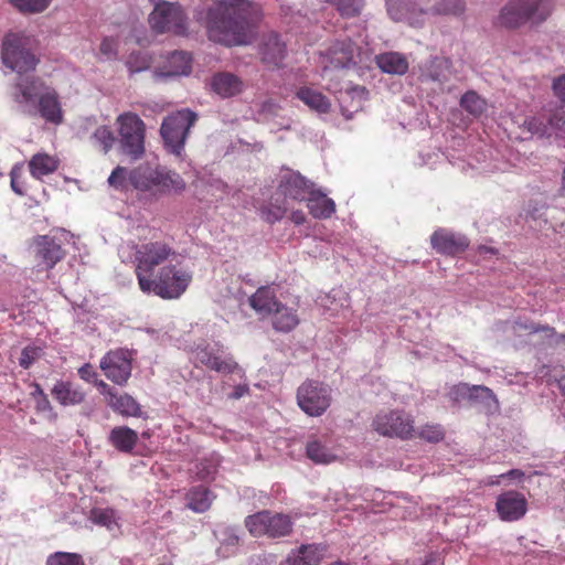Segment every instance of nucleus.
<instances>
[{"label": "nucleus", "mask_w": 565, "mask_h": 565, "mask_svg": "<svg viewBox=\"0 0 565 565\" xmlns=\"http://www.w3.org/2000/svg\"><path fill=\"white\" fill-rule=\"evenodd\" d=\"M484 100L476 92H467L460 99V106L473 116L482 114Z\"/></svg>", "instance_id": "nucleus-46"}, {"label": "nucleus", "mask_w": 565, "mask_h": 565, "mask_svg": "<svg viewBox=\"0 0 565 565\" xmlns=\"http://www.w3.org/2000/svg\"><path fill=\"white\" fill-rule=\"evenodd\" d=\"M430 244L439 254L456 256L468 248L469 239L462 234L439 228L431 234Z\"/></svg>", "instance_id": "nucleus-20"}, {"label": "nucleus", "mask_w": 565, "mask_h": 565, "mask_svg": "<svg viewBox=\"0 0 565 565\" xmlns=\"http://www.w3.org/2000/svg\"><path fill=\"white\" fill-rule=\"evenodd\" d=\"M53 398L62 406H75L85 401L86 393L71 381L58 380L51 390Z\"/></svg>", "instance_id": "nucleus-26"}, {"label": "nucleus", "mask_w": 565, "mask_h": 565, "mask_svg": "<svg viewBox=\"0 0 565 565\" xmlns=\"http://www.w3.org/2000/svg\"><path fill=\"white\" fill-rule=\"evenodd\" d=\"M327 547L322 544H302L299 546V553L305 556L307 565H319L326 554Z\"/></svg>", "instance_id": "nucleus-44"}, {"label": "nucleus", "mask_w": 565, "mask_h": 565, "mask_svg": "<svg viewBox=\"0 0 565 565\" xmlns=\"http://www.w3.org/2000/svg\"><path fill=\"white\" fill-rule=\"evenodd\" d=\"M376 65L387 74L403 75L408 71V61L402 53L385 52L375 56Z\"/></svg>", "instance_id": "nucleus-32"}, {"label": "nucleus", "mask_w": 565, "mask_h": 565, "mask_svg": "<svg viewBox=\"0 0 565 565\" xmlns=\"http://www.w3.org/2000/svg\"><path fill=\"white\" fill-rule=\"evenodd\" d=\"M296 96L311 110L319 114H328L331 109L330 99L321 92L308 86L298 88Z\"/></svg>", "instance_id": "nucleus-31"}, {"label": "nucleus", "mask_w": 565, "mask_h": 565, "mask_svg": "<svg viewBox=\"0 0 565 565\" xmlns=\"http://www.w3.org/2000/svg\"><path fill=\"white\" fill-rule=\"evenodd\" d=\"M107 405L115 412L126 417H137L140 415V405L127 393L118 394L115 392L108 397Z\"/></svg>", "instance_id": "nucleus-34"}, {"label": "nucleus", "mask_w": 565, "mask_h": 565, "mask_svg": "<svg viewBox=\"0 0 565 565\" xmlns=\"http://www.w3.org/2000/svg\"><path fill=\"white\" fill-rule=\"evenodd\" d=\"M90 520L98 525L111 529L115 524V513L111 509H93Z\"/></svg>", "instance_id": "nucleus-50"}, {"label": "nucleus", "mask_w": 565, "mask_h": 565, "mask_svg": "<svg viewBox=\"0 0 565 565\" xmlns=\"http://www.w3.org/2000/svg\"><path fill=\"white\" fill-rule=\"evenodd\" d=\"M153 168L149 164H140L129 171V183L139 191H148Z\"/></svg>", "instance_id": "nucleus-38"}, {"label": "nucleus", "mask_w": 565, "mask_h": 565, "mask_svg": "<svg viewBox=\"0 0 565 565\" xmlns=\"http://www.w3.org/2000/svg\"><path fill=\"white\" fill-rule=\"evenodd\" d=\"M307 457L316 463H330L335 459L326 446L318 440H312L307 444Z\"/></svg>", "instance_id": "nucleus-40"}, {"label": "nucleus", "mask_w": 565, "mask_h": 565, "mask_svg": "<svg viewBox=\"0 0 565 565\" xmlns=\"http://www.w3.org/2000/svg\"><path fill=\"white\" fill-rule=\"evenodd\" d=\"M211 88L222 98H228L241 94L244 89V83L233 73L220 72L213 75Z\"/></svg>", "instance_id": "nucleus-27"}, {"label": "nucleus", "mask_w": 565, "mask_h": 565, "mask_svg": "<svg viewBox=\"0 0 565 565\" xmlns=\"http://www.w3.org/2000/svg\"><path fill=\"white\" fill-rule=\"evenodd\" d=\"M31 387L33 388V391L31 392V396L34 401L38 399L39 397H43L44 395H46V393L43 391L39 383H32Z\"/></svg>", "instance_id": "nucleus-62"}, {"label": "nucleus", "mask_w": 565, "mask_h": 565, "mask_svg": "<svg viewBox=\"0 0 565 565\" xmlns=\"http://www.w3.org/2000/svg\"><path fill=\"white\" fill-rule=\"evenodd\" d=\"M191 54L185 51H173L164 56L163 62L153 70L152 76L157 81L169 77L185 76L191 73Z\"/></svg>", "instance_id": "nucleus-17"}, {"label": "nucleus", "mask_w": 565, "mask_h": 565, "mask_svg": "<svg viewBox=\"0 0 565 565\" xmlns=\"http://www.w3.org/2000/svg\"><path fill=\"white\" fill-rule=\"evenodd\" d=\"M77 374L83 381L87 383H93L97 377V373L90 363H85L84 365H82L77 370Z\"/></svg>", "instance_id": "nucleus-56"}, {"label": "nucleus", "mask_w": 565, "mask_h": 565, "mask_svg": "<svg viewBox=\"0 0 565 565\" xmlns=\"http://www.w3.org/2000/svg\"><path fill=\"white\" fill-rule=\"evenodd\" d=\"M495 509L501 520L516 521L526 513L527 502L522 493L507 491L498 497Z\"/></svg>", "instance_id": "nucleus-21"}, {"label": "nucleus", "mask_w": 565, "mask_h": 565, "mask_svg": "<svg viewBox=\"0 0 565 565\" xmlns=\"http://www.w3.org/2000/svg\"><path fill=\"white\" fill-rule=\"evenodd\" d=\"M332 402L329 385L316 381L306 380L297 390V404L299 408L311 417L323 415Z\"/></svg>", "instance_id": "nucleus-11"}, {"label": "nucleus", "mask_w": 565, "mask_h": 565, "mask_svg": "<svg viewBox=\"0 0 565 565\" xmlns=\"http://www.w3.org/2000/svg\"><path fill=\"white\" fill-rule=\"evenodd\" d=\"M93 383L99 390L100 394L105 397L106 403L108 402V397H111V395L116 392L114 387H111L103 380H97V377Z\"/></svg>", "instance_id": "nucleus-57"}, {"label": "nucleus", "mask_w": 565, "mask_h": 565, "mask_svg": "<svg viewBox=\"0 0 565 565\" xmlns=\"http://www.w3.org/2000/svg\"><path fill=\"white\" fill-rule=\"evenodd\" d=\"M60 168V159L56 156L38 152L28 161V169L32 178L43 181L45 177L55 173Z\"/></svg>", "instance_id": "nucleus-28"}, {"label": "nucleus", "mask_w": 565, "mask_h": 565, "mask_svg": "<svg viewBox=\"0 0 565 565\" xmlns=\"http://www.w3.org/2000/svg\"><path fill=\"white\" fill-rule=\"evenodd\" d=\"M414 417L403 409L380 411L372 420V428L388 438L408 440L415 437Z\"/></svg>", "instance_id": "nucleus-9"}, {"label": "nucleus", "mask_w": 565, "mask_h": 565, "mask_svg": "<svg viewBox=\"0 0 565 565\" xmlns=\"http://www.w3.org/2000/svg\"><path fill=\"white\" fill-rule=\"evenodd\" d=\"M198 115L188 109H180L169 115L162 121L160 134L166 147L175 156H181L191 127Z\"/></svg>", "instance_id": "nucleus-8"}, {"label": "nucleus", "mask_w": 565, "mask_h": 565, "mask_svg": "<svg viewBox=\"0 0 565 565\" xmlns=\"http://www.w3.org/2000/svg\"><path fill=\"white\" fill-rule=\"evenodd\" d=\"M279 286H260L249 298V306L262 316H270L282 303L277 298Z\"/></svg>", "instance_id": "nucleus-24"}, {"label": "nucleus", "mask_w": 565, "mask_h": 565, "mask_svg": "<svg viewBox=\"0 0 565 565\" xmlns=\"http://www.w3.org/2000/svg\"><path fill=\"white\" fill-rule=\"evenodd\" d=\"M3 64L19 74L34 71L39 58L30 49V39L22 34L9 33L2 42Z\"/></svg>", "instance_id": "nucleus-6"}, {"label": "nucleus", "mask_w": 565, "mask_h": 565, "mask_svg": "<svg viewBox=\"0 0 565 565\" xmlns=\"http://www.w3.org/2000/svg\"><path fill=\"white\" fill-rule=\"evenodd\" d=\"M10 184L14 193L24 196L28 193V184L24 175L23 163H17L10 171Z\"/></svg>", "instance_id": "nucleus-43"}, {"label": "nucleus", "mask_w": 565, "mask_h": 565, "mask_svg": "<svg viewBox=\"0 0 565 565\" xmlns=\"http://www.w3.org/2000/svg\"><path fill=\"white\" fill-rule=\"evenodd\" d=\"M109 441L117 450L130 454L138 441V434L127 426L115 427L109 434Z\"/></svg>", "instance_id": "nucleus-33"}, {"label": "nucleus", "mask_w": 565, "mask_h": 565, "mask_svg": "<svg viewBox=\"0 0 565 565\" xmlns=\"http://www.w3.org/2000/svg\"><path fill=\"white\" fill-rule=\"evenodd\" d=\"M15 88V102L28 107L29 115H40L45 121L60 125L64 113L57 92L41 78L20 79Z\"/></svg>", "instance_id": "nucleus-2"}, {"label": "nucleus", "mask_w": 565, "mask_h": 565, "mask_svg": "<svg viewBox=\"0 0 565 565\" xmlns=\"http://www.w3.org/2000/svg\"><path fill=\"white\" fill-rule=\"evenodd\" d=\"M135 275L137 280L140 277H148L156 271V268L166 266L167 263L177 258L178 252L173 243L166 238H151L139 244H132Z\"/></svg>", "instance_id": "nucleus-5"}, {"label": "nucleus", "mask_w": 565, "mask_h": 565, "mask_svg": "<svg viewBox=\"0 0 565 565\" xmlns=\"http://www.w3.org/2000/svg\"><path fill=\"white\" fill-rule=\"evenodd\" d=\"M359 47L351 39L337 40L319 53V64L323 71L348 68L355 64L354 57Z\"/></svg>", "instance_id": "nucleus-14"}, {"label": "nucleus", "mask_w": 565, "mask_h": 565, "mask_svg": "<svg viewBox=\"0 0 565 565\" xmlns=\"http://www.w3.org/2000/svg\"><path fill=\"white\" fill-rule=\"evenodd\" d=\"M42 349L35 345L25 347L19 359V364L28 370L35 361H38L42 356Z\"/></svg>", "instance_id": "nucleus-52"}, {"label": "nucleus", "mask_w": 565, "mask_h": 565, "mask_svg": "<svg viewBox=\"0 0 565 565\" xmlns=\"http://www.w3.org/2000/svg\"><path fill=\"white\" fill-rule=\"evenodd\" d=\"M152 62V56L148 52L135 51L128 55L126 66L130 74H135L149 70Z\"/></svg>", "instance_id": "nucleus-39"}, {"label": "nucleus", "mask_w": 565, "mask_h": 565, "mask_svg": "<svg viewBox=\"0 0 565 565\" xmlns=\"http://www.w3.org/2000/svg\"><path fill=\"white\" fill-rule=\"evenodd\" d=\"M552 89L559 102L565 105V74L553 79Z\"/></svg>", "instance_id": "nucleus-55"}, {"label": "nucleus", "mask_w": 565, "mask_h": 565, "mask_svg": "<svg viewBox=\"0 0 565 565\" xmlns=\"http://www.w3.org/2000/svg\"><path fill=\"white\" fill-rule=\"evenodd\" d=\"M452 63L448 57L435 56L422 68V77L426 81L444 83L448 81Z\"/></svg>", "instance_id": "nucleus-30"}, {"label": "nucleus", "mask_w": 565, "mask_h": 565, "mask_svg": "<svg viewBox=\"0 0 565 565\" xmlns=\"http://www.w3.org/2000/svg\"><path fill=\"white\" fill-rule=\"evenodd\" d=\"M532 333H537L540 331H543L546 337H553L554 335V329L550 327H540L532 324L531 327Z\"/></svg>", "instance_id": "nucleus-63"}, {"label": "nucleus", "mask_w": 565, "mask_h": 565, "mask_svg": "<svg viewBox=\"0 0 565 565\" xmlns=\"http://www.w3.org/2000/svg\"><path fill=\"white\" fill-rule=\"evenodd\" d=\"M245 526L254 537L280 539L290 535L294 531L290 515L269 510L248 515L245 519Z\"/></svg>", "instance_id": "nucleus-7"}, {"label": "nucleus", "mask_w": 565, "mask_h": 565, "mask_svg": "<svg viewBox=\"0 0 565 565\" xmlns=\"http://www.w3.org/2000/svg\"><path fill=\"white\" fill-rule=\"evenodd\" d=\"M327 2L345 19L359 17L365 6L364 0H327Z\"/></svg>", "instance_id": "nucleus-37"}, {"label": "nucleus", "mask_w": 565, "mask_h": 565, "mask_svg": "<svg viewBox=\"0 0 565 565\" xmlns=\"http://www.w3.org/2000/svg\"><path fill=\"white\" fill-rule=\"evenodd\" d=\"M248 392V387L246 385H237L232 393V397L237 399L241 398L244 394Z\"/></svg>", "instance_id": "nucleus-64"}, {"label": "nucleus", "mask_w": 565, "mask_h": 565, "mask_svg": "<svg viewBox=\"0 0 565 565\" xmlns=\"http://www.w3.org/2000/svg\"><path fill=\"white\" fill-rule=\"evenodd\" d=\"M258 53L262 63L268 68H279L287 56V46L278 33L269 32L263 35Z\"/></svg>", "instance_id": "nucleus-19"}, {"label": "nucleus", "mask_w": 565, "mask_h": 565, "mask_svg": "<svg viewBox=\"0 0 565 565\" xmlns=\"http://www.w3.org/2000/svg\"><path fill=\"white\" fill-rule=\"evenodd\" d=\"M36 257L42 260L47 269H52L65 257V250L61 243L49 235H40L34 238Z\"/></svg>", "instance_id": "nucleus-25"}, {"label": "nucleus", "mask_w": 565, "mask_h": 565, "mask_svg": "<svg viewBox=\"0 0 565 565\" xmlns=\"http://www.w3.org/2000/svg\"><path fill=\"white\" fill-rule=\"evenodd\" d=\"M415 437L436 444L445 438V429L440 424H426L415 430Z\"/></svg>", "instance_id": "nucleus-45"}, {"label": "nucleus", "mask_w": 565, "mask_h": 565, "mask_svg": "<svg viewBox=\"0 0 565 565\" xmlns=\"http://www.w3.org/2000/svg\"><path fill=\"white\" fill-rule=\"evenodd\" d=\"M99 367L108 380L124 386L131 375L130 354L122 349L111 350L102 358Z\"/></svg>", "instance_id": "nucleus-15"}, {"label": "nucleus", "mask_w": 565, "mask_h": 565, "mask_svg": "<svg viewBox=\"0 0 565 565\" xmlns=\"http://www.w3.org/2000/svg\"><path fill=\"white\" fill-rule=\"evenodd\" d=\"M192 360L195 366L202 365L221 374L242 372L233 355L224 354L223 345L203 343L192 350Z\"/></svg>", "instance_id": "nucleus-13"}, {"label": "nucleus", "mask_w": 565, "mask_h": 565, "mask_svg": "<svg viewBox=\"0 0 565 565\" xmlns=\"http://www.w3.org/2000/svg\"><path fill=\"white\" fill-rule=\"evenodd\" d=\"M200 466H202V468L198 471V475H199L200 479H202V480L211 478L216 471L215 466H212V465L206 466L204 461H202L200 463Z\"/></svg>", "instance_id": "nucleus-59"}, {"label": "nucleus", "mask_w": 565, "mask_h": 565, "mask_svg": "<svg viewBox=\"0 0 565 565\" xmlns=\"http://www.w3.org/2000/svg\"><path fill=\"white\" fill-rule=\"evenodd\" d=\"M212 492L203 487H193L186 493V507L196 513H203L211 508L212 504Z\"/></svg>", "instance_id": "nucleus-36"}, {"label": "nucleus", "mask_w": 565, "mask_h": 565, "mask_svg": "<svg viewBox=\"0 0 565 565\" xmlns=\"http://www.w3.org/2000/svg\"><path fill=\"white\" fill-rule=\"evenodd\" d=\"M46 565H84V562L79 554L56 552L47 557Z\"/></svg>", "instance_id": "nucleus-47"}, {"label": "nucleus", "mask_w": 565, "mask_h": 565, "mask_svg": "<svg viewBox=\"0 0 565 565\" xmlns=\"http://www.w3.org/2000/svg\"><path fill=\"white\" fill-rule=\"evenodd\" d=\"M149 24L159 34L188 35L186 15L178 3L163 0L156 2L153 11L149 15Z\"/></svg>", "instance_id": "nucleus-10"}, {"label": "nucleus", "mask_w": 565, "mask_h": 565, "mask_svg": "<svg viewBox=\"0 0 565 565\" xmlns=\"http://www.w3.org/2000/svg\"><path fill=\"white\" fill-rule=\"evenodd\" d=\"M129 182V171L121 166H117L108 178V183L110 186L124 190L127 188Z\"/></svg>", "instance_id": "nucleus-51"}, {"label": "nucleus", "mask_w": 565, "mask_h": 565, "mask_svg": "<svg viewBox=\"0 0 565 565\" xmlns=\"http://www.w3.org/2000/svg\"><path fill=\"white\" fill-rule=\"evenodd\" d=\"M548 128L565 136V108L563 106L548 117Z\"/></svg>", "instance_id": "nucleus-53"}, {"label": "nucleus", "mask_w": 565, "mask_h": 565, "mask_svg": "<svg viewBox=\"0 0 565 565\" xmlns=\"http://www.w3.org/2000/svg\"><path fill=\"white\" fill-rule=\"evenodd\" d=\"M552 0H532V24L544 21L552 11Z\"/></svg>", "instance_id": "nucleus-48"}, {"label": "nucleus", "mask_w": 565, "mask_h": 565, "mask_svg": "<svg viewBox=\"0 0 565 565\" xmlns=\"http://www.w3.org/2000/svg\"><path fill=\"white\" fill-rule=\"evenodd\" d=\"M315 184L299 172L290 171L281 177L277 188V194L287 200L302 202L309 196Z\"/></svg>", "instance_id": "nucleus-18"}, {"label": "nucleus", "mask_w": 565, "mask_h": 565, "mask_svg": "<svg viewBox=\"0 0 565 565\" xmlns=\"http://www.w3.org/2000/svg\"><path fill=\"white\" fill-rule=\"evenodd\" d=\"M288 210L287 203L279 198H274L273 201L262 209L264 218L269 223H275L281 220Z\"/></svg>", "instance_id": "nucleus-42"}, {"label": "nucleus", "mask_w": 565, "mask_h": 565, "mask_svg": "<svg viewBox=\"0 0 565 565\" xmlns=\"http://www.w3.org/2000/svg\"><path fill=\"white\" fill-rule=\"evenodd\" d=\"M35 402H36L38 411L45 412V411H50L52 408L47 395H44L43 397H39L38 399H35Z\"/></svg>", "instance_id": "nucleus-60"}, {"label": "nucleus", "mask_w": 565, "mask_h": 565, "mask_svg": "<svg viewBox=\"0 0 565 565\" xmlns=\"http://www.w3.org/2000/svg\"><path fill=\"white\" fill-rule=\"evenodd\" d=\"M448 397L454 403H460L462 401L481 403L488 411H492L498 407V401L492 390L483 385L459 383L449 390Z\"/></svg>", "instance_id": "nucleus-16"}, {"label": "nucleus", "mask_w": 565, "mask_h": 565, "mask_svg": "<svg viewBox=\"0 0 565 565\" xmlns=\"http://www.w3.org/2000/svg\"><path fill=\"white\" fill-rule=\"evenodd\" d=\"M290 220L296 224V225H301L306 222V214L303 213V211L301 210H297V211H294L290 215Z\"/></svg>", "instance_id": "nucleus-61"}, {"label": "nucleus", "mask_w": 565, "mask_h": 565, "mask_svg": "<svg viewBox=\"0 0 565 565\" xmlns=\"http://www.w3.org/2000/svg\"><path fill=\"white\" fill-rule=\"evenodd\" d=\"M185 189V182L177 172L167 170L163 167H156L150 179V192L158 194H170L172 192H182Z\"/></svg>", "instance_id": "nucleus-22"}, {"label": "nucleus", "mask_w": 565, "mask_h": 565, "mask_svg": "<svg viewBox=\"0 0 565 565\" xmlns=\"http://www.w3.org/2000/svg\"><path fill=\"white\" fill-rule=\"evenodd\" d=\"M262 19V8L250 0H216L206 9L204 25L213 42L245 45L256 36Z\"/></svg>", "instance_id": "nucleus-1"}, {"label": "nucleus", "mask_w": 565, "mask_h": 565, "mask_svg": "<svg viewBox=\"0 0 565 565\" xmlns=\"http://www.w3.org/2000/svg\"><path fill=\"white\" fill-rule=\"evenodd\" d=\"M117 124L122 151L134 160L141 158L145 152V122L137 114L127 111L117 117Z\"/></svg>", "instance_id": "nucleus-12"}, {"label": "nucleus", "mask_w": 565, "mask_h": 565, "mask_svg": "<svg viewBox=\"0 0 565 565\" xmlns=\"http://www.w3.org/2000/svg\"><path fill=\"white\" fill-rule=\"evenodd\" d=\"M11 3L21 12H42L44 11L51 0H10Z\"/></svg>", "instance_id": "nucleus-49"}, {"label": "nucleus", "mask_w": 565, "mask_h": 565, "mask_svg": "<svg viewBox=\"0 0 565 565\" xmlns=\"http://www.w3.org/2000/svg\"><path fill=\"white\" fill-rule=\"evenodd\" d=\"M530 19V0H510L500 11L497 23L505 29H516Z\"/></svg>", "instance_id": "nucleus-23"}, {"label": "nucleus", "mask_w": 565, "mask_h": 565, "mask_svg": "<svg viewBox=\"0 0 565 565\" xmlns=\"http://www.w3.org/2000/svg\"><path fill=\"white\" fill-rule=\"evenodd\" d=\"M285 565H307L305 556L299 553V547L290 552L285 561Z\"/></svg>", "instance_id": "nucleus-58"}, {"label": "nucleus", "mask_w": 565, "mask_h": 565, "mask_svg": "<svg viewBox=\"0 0 565 565\" xmlns=\"http://www.w3.org/2000/svg\"><path fill=\"white\" fill-rule=\"evenodd\" d=\"M273 327L279 332H289L300 322L297 310L281 303L273 313Z\"/></svg>", "instance_id": "nucleus-35"}, {"label": "nucleus", "mask_w": 565, "mask_h": 565, "mask_svg": "<svg viewBox=\"0 0 565 565\" xmlns=\"http://www.w3.org/2000/svg\"><path fill=\"white\" fill-rule=\"evenodd\" d=\"M387 13L392 20L407 21L419 26L429 15L459 17L466 10L463 0H438L429 6V0H386Z\"/></svg>", "instance_id": "nucleus-3"}, {"label": "nucleus", "mask_w": 565, "mask_h": 565, "mask_svg": "<svg viewBox=\"0 0 565 565\" xmlns=\"http://www.w3.org/2000/svg\"><path fill=\"white\" fill-rule=\"evenodd\" d=\"M92 140L104 153H107L115 142L113 130L107 126H99L92 135Z\"/></svg>", "instance_id": "nucleus-41"}, {"label": "nucleus", "mask_w": 565, "mask_h": 565, "mask_svg": "<svg viewBox=\"0 0 565 565\" xmlns=\"http://www.w3.org/2000/svg\"><path fill=\"white\" fill-rule=\"evenodd\" d=\"M99 52L107 60H115L118 55V41L111 36H106L102 40Z\"/></svg>", "instance_id": "nucleus-54"}, {"label": "nucleus", "mask_w": 565, "mask_h": 565, "mask_svg": "<svg viewBox=\"0 0 565 565\" xmlns=\"http://www.w3.org/2000/svg\"><path fill=\"white\" fill-rule=\"evenodd\" d=\"M191 281V273L175 265H166L148 277H140L138 286L142 292H152L162 299L171 300L180 298Z\"/></svg>", "instance_id": "nucleus-4"}, {"label": "nucleus", "mask_w": 565, "mask_h": 565, "mask_svg": "<svg viewBox=\"0 0 565 565\" xmlns=\"http://www.w3.org/2000/svg\"><path fill=\"white\" fill-rule=\"evenodd\" d=\"M307 207L315 218H329L335 212V203L321 190L312 189L307 198Z\"/></svg>", "instance_id": "nucleus-29"}]
</instances>
